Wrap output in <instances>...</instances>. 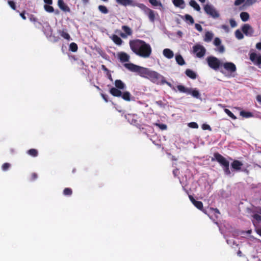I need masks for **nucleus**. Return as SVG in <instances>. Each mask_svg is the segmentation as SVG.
<instances>
[{"mask_svg":"<svg viewBox=\"0 0 261 261\" xmlns=\"http://www.w3.org/2000/svg\"><path fill=\"white\" fill-rule=\"evenodd\" d=\"M189 4L196 11H200V7L196 1H195L194 0H191L190 2H189Z\"/></svg>","mask_w":261,"mask_h":261,"instance_id":"29","label":"nucleus"},{"mask_svg":"<svg viewBox=\"0 0 261 261\" xmlns=\"http://www.w3.org/2000/svg\"><path fill=\"white\" fill-rule=\"evenodd\" d=\"M244 1L245 0H236V1L234 2V5L236 6H239L242 4L244 2Z\"/></svg>","mask_w":261,"mask_h":261,"instance_id":"51","label":"nucleus"},{"mask_svg":"<svg viewBox=\"0 0 261 261\" xmlns=\"http://www.w3.org/2000/svg\"><path fill=\"white\" fill-rule=\"evenodd\" d=\"M30 20L31 21H37V19L35 17H31L30 18Z\"/></svg>","mask_w":261,"mask_h":261,"instance_id":"61","label":"nucleus"},{"mask_svg":"<svg viewBox=\"0 0 261 261\" xmlns=\"http://www.w3.org/2000/svg\"><path fill=\"white\" fill-rule=\"evenodd\" d=\"M185 20L187 22H189L191 24L194 23V20L193 17L189 14H186L185 15Z\"/></svg>","mask_w":261,"mask_h":261,"instance_id":"35","label":"nucleus"},{"mask_svg":"<svg viewBox=\"0 0 261 261\" xmlns=\"http://www.w3.org/2000/svg\"><path fill=\"white\" fill-rule=\"evenodd\" d=\"M173 3L175 7L184 8L185 2L184 0H173Z\"/></svg>","mask_w":261,"mask_h":261,"instance_id":"25","label":"nucleus"},{"mask_svg":"<svg viewBox=\"0 0 261 261\" xmlns=\"http://www.w3.org/2000/svg\"><path fill=\"white\" fill-rule=\"evenodd\" d=\"M175 60L177 63L180 66L184 65L185 64V61L180 55H176L175 56Z\"/></svg>","mask_w":261,"mask_h":261,"instance_id":"26","label":"nucleus"},{"mask_svg":"<svg viewBox=\"0 0 261 261\" xmlns=\"http://www.w3.org/2000/svg\"><path fill=\"white\" fill-rule=\"evenodd\" d=\"M240 114L242 117L246 118L252 117L253 116V114L252 113L250 112H246L245 111H241Z\"/></svg>","mask_w":261,"mask_h":261,"instance_id":"27","label":"nucleus"},{"mask_svg":"<svg viewBox=\"0 0 261 261\" xmlns=\"http://www.w3.org/2000/svg\"><path fill=\"white\" fill-rule=\"evenodd\" d=\"M243 165V163L238 160H234L231 164V166L233 169L238 171L241 170V166Z\"/></svg>","mask_w":261,"mask_h":261,"instance_id":"18","label":"nucleus"},{"mask_svg":"<svg viewBox=\"0 0 261 261\" xmlns=\"http://www.w3.org/2000/svg\"><path fill=\"white\" fill-rule=\"evenodd\" d=\"M59 34L60 36L67 40H69L71 39L70 35L68 33L66 30H60Z\"/></svg>","mask_w":261,"mask_h":261,"instance_id":"22","label":"nucleus"},{"mask_svg":"<svg viewBox=\"0 0 261 261\" xmlns=\"http://www.w3.org/2000/svg\"><path fill=\"white\" fill-rule=\"evenodd\" d=\"M118 59L121 62H128L130 59L129 56L124 52H120L118 54Z\"/></svg>","mask_w":261,"mask_h":261,"instance_id":"15","label":"nucleus"},{"mask_svg":"<svg viewBox=\"0 0 261 261\" xmlns=\"http://www.w3.org/2000/svg\"><path fill=\"white\" fill-rule=\"evenodd\" d=\"M163 55L167 58L170 59L174 56V53L172 50L169 48H165L163 51Z\"/></svg>","mask_w":261,"mask_h":261,"instance_id":"21","label":"nucleus"},{"mask_svg":"<svg viewBox=\"0 0 261 261\" xmlns=\"http://www.w3.org/2000/svg\"><path fill=\"white\" fill-rule=\"evenodd\" d=\"M256 99L259 103H261V95H257Z\"/></svg>","mask_w":261,"mask_h":261,"instance_id":"55","label":"nucleus"},{"mask_svg":"<svg viewBox=\"0 0 261 261\" xmlns=\"http://www.w3.org/2000/svg\"><path fill=\"white\" fill-rule=\"evenodd\" d=\"M188 94L192 95L193 97L197 99L200 98V94L199 91L196 89L189 88Z\"/></svg>","mask_w":261,"mask_h":261,"instance_id":"19","label":"nucleus"},{"mask_svg":"<svg viewBox=\"0 0 261 261\" xmlns=\"http://www.w3.org/2000/svg\"><path fill=\"white\" fill-rule=\"evenodd\" d=\"M240 17L243 21H247L249 18V14L246 12H241Z\"/></svg>","mask_w":261,"mask_h":261,"instance_id":"30","label":"nucleus"},{"mask_svg":"<svg viewBox=\"0 0 261 261\" xmlns=\"http://www.w3.org/2000/svg\"><path fill=\"white\" fill-rule=\"evenodd\" d=\"M102 97L103 98V99L105 100V101L106 102H108V96L107 95L104 94H101Z\"/></svg>","mask_w":261,"mask_h":261,"instance_id":"53","label":"nucleus"},{"mask_svg":"<svg viewBox=\"0 0 261 261\" xmlns=\"http://www.w3.org/2000/svg\"><path fill=\"white\" fill-rule=\"evenodd\" d=\"M193 52L197 57L201 58L205 55L206 49L202 45L196 44L193 46Z\"/></svg>","mask_w":261,"mask_h":261,"instance_id":"7","label":"nucleus"},{"mask_svg":"<svg viewBox=\"0 0 261 261\" xmlns=\"http://www.w3.org/2000/svg\"><path fill=\"white\" fill-rule=\"evenodd\" d=\"M72 194V190L70 188H66L63 190V194L65 196H71Z\"/></svg>","mask_w":261,"mask_h":261,"instance_id":"38","label":"nucleus"},{"mask_svg":"<svg viewBox=\"0 0 261 261\" xmlns=\"http://www.w3.org/2000/svg\"><path fill=\"white\" fill-rule=\"evenodd\" d=\"M159 84H161V85H164V84H167L168 86H169V87H171V86H172V84H171L170 83H169V82H167V81L165 80V77H164V76H162V77H161V80H160V83H159Z\"/></svg>","mask_w":261,"mask_h":261,"instance_id":"40","label":"nucleus"},{"mask_svg":"<svg viewBox=\"0 0 261 261\" xmlns=\"http://www.w3.org/2000/svg\"><path fill=\"white\" fill-rule=\"evenodd\" d=\"M138 7L144 10L151 22H153L154 21L155 17L154 11L147 8L143 4H140L139 5H138Z\"/></svg>","mask_w":261,"mask_h":261,"instance_id":"8","label":"nucleus"},{"mask_svg":"<svg viewBox=\"0 0 261 261\" xmlns=\"http://www.w3.org/2000/svg\"><path fill=\"white\" fill-rule=\"evenodd\" d=\"M98 10L103 14H107L109 12V10L107 8L103 5H99L98 7Z\"/></svg>","mask_w":261,"mask_h":261,"instance_id":"34","label":"nucleus"},{"mask_svg":"<svg viewBox=\"0 0 261 261\" xmlns=\"http://www.w3.org/2000/svg\"><path fill=\"white\" fill-rule=\"evenodd\" d=\"M206 61L209 67L215 70H217L222 65L220 61L215 57L209 56L206 58Z\"/></svg>","mask_w":261,"mask_h":261,"instance_id":"5","label":"nucleus"},{"mask_svg":"<svg viewBox=\"0 0 261 261\" xmlns=\"http://www.w3.org/2000/svg\"><path fill=\"white\" fill-rule=\"evenodd\" d=\"M154 125L159 127L161 130H166L167 128V126L166 124L163 123H155L154 124Z\"/></svg>","mask_w":261,"mask_h":261,"instance_id":"41","label":"nucleus"},{"mask_svg":"<svg viewBox=\"0 0 261 261\" xmlns=\"http://www.w3.org/2000/svg\"><path fill=\"white\" fill-rule=\"evenodd\" d=\"M58 5L59 7L65 12H69L70 11V8L64 3L63 0H58Z\"/></svg>","mask_w":261,"mask_h":261,"instance_id":"17","label":"nucleus"},{"mask_svg":"<svg viewBox=\"0 0 261 261\" xmlns=\"http://www.w3.org/2000/svg\"><path fill=\"white\" fill-rule=\"evenodd\" d=\"M250 59L255 64H261V55H257L256 54L252 53L250 55Z\"/></svg>","mask_w":261,"mask_h":261,"instance_id":"14","label":"nucleus"},{"mask_svg":"<svg viewBox=\"0 0 261 261\" xmlns=\"http://www.w3.org/2000/svg\"><path fill=\"white\" fill-rule=\"evenodd\" d=\"M214 44L217 47V51L220 53H223L225 51V48L223 45H221V40L220 38L216 37L214 41Z\"/></svg>","mask_w":261,"mask_h":261,"instance_id":"12","label":"nucleus"},{"mask_svg":"<svg viewBox=\"0 0 261 261\" xmlns=\"http://www.w3.org/2000/svg\"><path fill=\"white\" fill-rule=\"evenodd\" d=\"M10 167V164L9 163H5L2 165V168L3 171H6L9 169Z\"/></svg>","mask_w":261,"mask_h":261,"instance_id":"43","label":"nucleus"},{"mask_svg":"<svg viewBox=\"0 0 261 261\" xmlns=\"http://www.w3.org/2000/svg\"><path fill=\"white\" fill-rule=\"evenodd\" d=\"M193 204L196 207L200 210H202L203 208V203L201 201L196 200Z\"/></svg>","mask_w":261,"mask_h":261,"instance_id":"36","label":"nucleus"},{"mask_svg":"<svg viewBox=\"0 0 261 261\" xmlns=\"http://www.w3.org/2000/svg\"><path fill=\"white\" fill-rule=\"evenodd\" d=\"M122 29L125 32V33H121L120 35L123 38H125L127 37V35H131L132 34V31L131 29L127 26V25H123L122 27Z\"/></svg>","mask_w":261,"mask_h":261,"instance_id":"16","label":"nucleus"},{"mask_svg":"<svg viewBox=\"0 0 261 261\" xmlns=\"http://www.w3.org/2000/svg\"><path fill=\"white\" fill-rule=\"evenodd\" d=\"M223 66L225 69L231 73L235 72L237 70L236 65L232 62H226Z\"/></svg>","mask_w":261,"mask_h":261,"instance_id":"13","label":"nucleus"},{"mask_svg":"<svg viewBox=\"0 0 261 261\" xmlns=\"http://www.w3.org/2000/svg\"><path fill=\"white\" fill-rule=\"evenodd\" d=\"M149 2L153 6H161L162 4L157 0H149Z\"/></svg>","mask_w":261,"mask_h":261,"instance_id":"42","label":"nucleus"},{"mask_svg":"<svg viewBox=\"0 0 261 261\" xmlns=\"http://www.w3.org/2000/svg\"><path fill=\"white\" fill-rule=\"evenodd\" d=\"M43 1L45 4L44 5V9L46 12L49 13L55 12L56 14H59V10H57L56 11H55L54 8L53 6H51V5L53 3V0H43Z\"/></svg>","mask_w":261,"mask_h":261,"instance_id":"9","label":"nucleus"},{"mask_svg":"<svg viewBox=\"0 0 261 261\" xmlns=\"http://www.w3.org/2000/svg\"><path fill=\"white\" fill-rule=\"evenodd\" d=\"M214 156L215 158H212V161L216 160L222 166L225 174L227 175H230L231 172L229 168V162L218 152L215 153Z\"/></svg>","mask_w":261,"mask_h":261,"instance_id":"3","label":"nucleus"},{"mask_svg":"<svg viewBox=\"0 0 261 261\" xmlns=\"http://www.w3.org/2000/svg\"><path fill=\"white\" fill-rule=\"evenodd\" d=\"M202 128L203 130H212V128H211V126L208 124H202Z\"/></svg>","mask_w":261,"mask_h":261,"instance_id":"47","label":"nucleus"},{"mask_svg":"<svg viewBox=\"0 0 261 261\" xmlns=\"http://www.w3.org/2000/svg\"><path fill=\"white\" fill-rule=\"evenodd\" d=\"M177 170H178L177 169H176V170H173V173L175 176L176 175V172L177 171Z\"/></svg>","mask_w":261,"mask_h":261,"instance_id":"63","label":"nucleus"},{"mask_svg":"<svg viewBox=\"0 0 261 261\" xmlns=\"http://www.w3.org/2000/svg\"><path fill=\"white\" fill-rule=\"evenodd\" d=\"M20 15L21 16V17L23 19V20H25L27 19L25 16V12H22V13H21L20 14Z\"/></svg>","mask_w":261,"mask_h":261,"instance_id":"54","label":"nucleus"},{"mask_svg":"<svg viewBox=\"0 0 261 261\" xmlns=\"http://www.w3.org/2000/svg\"><path fill=\"white\" fill-rule=\"evenodd\" d=\"M255 231L256 232V233L259 235L260 236H261V228H257V229H255Z\"/></svg>","mask_w":261,"mask_h":261,"instance_id":"58","label":"nucleus"},{"mask_svg":"<svg viewBox=\"0 0 261 261\" xmlns=\"http://www.w3.org/2000/svg\"><path fill=\"white\" fill-rule=\"evenodd\" d=\"M242 31L247 36H252L254 34V31L253 28L249 24H244L242 27Z\"/></svg>","mask_w":261,"mask_h":261,"instance_id":"10","label":"nucleus"},{"mask_svg":"<svg viewBox=\"0 0 261 261\" xmlns=\"http://www.w3.org/2000/svg\"><path fill=\"white\" fill-rule=\"evenodd\" d=\"M27 153L33 157H36L38 155V151L36 149H30L28 150Z\"/></svg>","mask_w":261,"mask_h":261,"instance_id":"31","label":"nucleus"},{"mask_svg":"<svg viewBox=\"0 0 261 261\" xmlns=\"http://www.w3.org/2000/svg\"><path fill=\"white\" fill-rule=\"evenodd\" d=\"M195 29L198 30L199 32H202V28L201 27V25L199 24H198V23H196L195 24Z\"/></svg>","mask_w":261,"mask_h":261,"instance_id":"49","label":"nucleus"},{"mask_svg":"<svg viewBox=\"0 0 261 261\" xmlns=\"http://www.w3.org/2000/svg\"><path fill=\"white\" fill-rule=\"evenodd\" d=\"M253 218L255 219L258 222H261V216L258 214H255L252 216Z\"/></svg>","mask_w":261,"mask_h":261,"instance_id":"46","label":"nucleus"},{"mask_svg":"<svg viewBox=\"0 0 261 261\" xmlns=\"http://www.w3.org/2000/svg\"><path fill=\"white\" fill-rule=\"evenodd\" d=\"M125 101H130L131 100V94L128 91H125L122 93L120 96Z\"/></svg>","mask_w":261,"mask_h":261,"instance_id":"24","label":"nucleus"},{"mask_svg":"<svg viewBox=\"0 0 261 261\" xmlns=\"http://www.w3.org/2000/svg\"><path fill=\"white\" fill-rule=\"evenodd\" d=\"M129 44L130 49L136 55L144 58L150 57L152 52L151 47L144 41L135 39L130 40Z\"/></svg>","mask_w":261,"mask_h":261,"instance_id":"2","label":"nucleus"},{"mask_svg":"<svg viewBox=\"0 0 261 261\" xmlns=\"http://www.w3.org/2000/svg\"><path fill=\"white\" fill-rule=\"evenodd\" d=\"M123 65L129 71L137 72L140 76L149 79L153 83L159 84L162 75L157 72L132 63H125Z\"/></svg>","mask_w":261,"mask_h":261,"instance_id":"1","label":"nucleus"},{"mask_svg":"<svg viewBox=\"0 0 261 261\" xmlns=\"http://www.w3.org/2000/svg\"><path fill=\"white\" fill-rule=\"evenodd\" d=\"M115 87H112L110 90V93L115 97H120L122 95V92L120 90L124 89L125 85L124 83L120 80H116L114 83Z\"/></svg>","mask_w":261,"mask_h":261,"instance_id":"4","label":"nucleus"},{"mask_svg":"<svg viewBox=\"0 0 261 261\" xmlns=\"http://www.w3.org/2000/svg\"><path fill=\"white\" fill-rule=\"evenodd\" d=\"M116 2L122 6L126 7L128 6H130L133 7L137 6L139 5L140 4L135 3L133 0H116Z\"/></svg>","mask_w":261,"mask_h":261,"instance_id":"11","label":"nucleus"},{"mask_svg":"<svg viewBox=\"0 0 261 261\" xmlns=\"http://www.w3.org/2000/svg\"><path fill=\"white\" fill-rule=\"evenodd\" d=\"M78 46L77 45L74 43L72 42L69 45V50L72 52H76L77 50Z\"/></svg>","mask_w":261,"mask_h":261,"instance_id":"33","label":"nucleus"},{"mask_svg":"<svg viewBox=\"0 0 261 261\" xmlns=\"http://www.w3.org/2000/svg\"><path fill=\"white\" fill-rule=\"evenodd\" d=\"M188 126L193 128H198V125L197 123L195 122H190L188 124Z\"/></svg>","mask_w":261,"mask_h":261,"instance_id":"44","label":"nucleus"},{"mask_svg":"<svg viewBox=\"0 0 261 261\" xmlns=\"http://www.w3.org/2000/svg\"><path fill=\"white\" fill-rule=\"evenodd\" d=\"M178 34L180 36H181V35H182V32H180V31H178Z\"/></svg>","mask_w":261,"mask_h":261,"instance_id":"64","label":"nucleus"},{"mask_svg":"<svg viewBox=\"0 0 261 261\" xmlns=\"http://www.w3.org/2000/svg\"><path fill=\"white\" fill-rule=\"evenodd\" d=\"M221 28L224 30L226 32H228L229 31V28L228 26L226 25H222Z\"/></svg>","mask_w":261,"mask_h":261,"instance_id":"52","label":"nucleus"},{"mask_svg":"<svg viewBox=\"0 0 261 261\" xmlns=\"http://www.w3.org/2000/svg\"><path fill=\"white\" fill-rule=\"evenodd\" d=\"M212 210L215 212V213L220 214V212H219V210L217 209V208H213Z\"/></svg>","mask_w":261,"mask_h":261,"instance_id":"60","label":"nucleus"},{"mask_svg":"<svg viewBox=\"0 0 261 261\" xmlns=\"http://www.w3.org/2000/svg\"><path fill=\"white\" fill-rule=\"evenodd\" d=\"M256 47L259 50H261V42H258L256 44Z\"/></svg>","mask_w":261,"mask_h":261,"instance_id":"56","label":"nucleus"},{"mask_svg":"<svg viewBox=\"0 0 261 261\" xmlns=\"http://www.w3.org/2000/svg\"><path fill=\"white\" fill-rule=\"evenodd\" d=\"M213 34L211 32H207L205 33L204 40L205 42H210L213 38Z\"/></svg>","mask_w":261,"mask_h":261,"instance_id":"28","label":"nucleus"},{"mask_svg":"<svg viewBox=\"0 0 261 261\" xmlns=\"http://www.w3.org/2000/svg\"><path fill=\"white\" fill-rule=\"evenodd\" d=\"M204 12L213 18L219 17L220 14L216 9L212 5L206 4L204 6Z\"/></svg>","mask_w":261,"mask_h":261,"instance_id":"6","label":"nucleus"},{"mask_svg":"<svg viewBox=\"0 0 261 261\" xmlns=\"http://www.w3.org/2000/svg\"><path fill=\"white\" fill-rule=\"evenodd\" d=\"M185 74L187 76L189 77L192 79H195L197 76L196 73L190 69H187L186 70Z\"/></svg>","mask_w":261,"mask_h":261,"instance_id":"23","label":"nucleus"},{"mask_svg":"<svg viewBox=\"0 0 261 261\" xmlns=\"http://www.w3.org/2000/svg\"><path fill=\"white\" fill-rule=\"evenodd\" d=\"M8 4L12 9L16 10V5L14 1H9Z\"/></svg>","mask_w":261,"mask_h":261,"instance_id":"45","label":"nucleus"},{"mask_svg":"<svg viewBox=\"0 0 261 261\" xmlns=\"http://www.w3.org/2000/svg\"><path fill=\"white\" fill-rule=\"evenodd\" d=\"M112 40L117 45L120 46L122 45L123 43L122 40L120 37L116 35H112V36L110 37Z\"/></svg>","mask_w":261,"mask_h":261,"instance_id":"20","label":"nucleus"},{"mask_svg":"<svg viewBox=\"0 0 261 261\" xmlns=\"http://www.w3.org/2000/svg\"><path fill=\"white\" fill-rule=\"evenodd\" d=\"M237 255L240 257L242 256V251L241 250H239L237 252Z\"/></svg>","mask_w":261,"mask_h":261,"instance_id":"59","label":"nucleus"},{"mask_svg":"<svg viewBox=\"0 0 261 261\" xmlns=\"http://www.w3.org/2000/svg\"><path fill=\"white\" fill-rule=\"evenodd\" d=\"M102 69L105 71H108L107 68L103 65H102Z\"/></svg>","mask_w":261,"mask_h":261,"instance_id":"62","label":"nucleus"},{"mask_svg":"<svg viewBox=\"0 0 261 261\" xmlns=\"http://www.w3.org/2000/svg\"><path fill=\"white\" fill-rule=\"evenodd\" d=\"M229 22H230V25L231 28H234L237 25V22L233 19H230Z\"/></svg>","mask_w":261,"mask_h":261,"instance_id":"48","label":"nucleus"},{"mask_svg":"<svg viewBox=\"0 0 261 261\" xmlns=\"http://www.w3.org/2000/svg\"><path fill=\"white\" fill-rule=\"evenodd\" d=\"M189 197L192 203H194V201H196V200L193 198V197L192 195H189Z\"/></svg>","mask_w":261,"mask_h":261,"instance_id":"57","label":"nucleus"},{"mask_svg":"<svg viewBox=\"0 0 261 261\" xmlns=\"http://www.w3.org/2000/svg\"><path fill=\"white\" fill-rule=\"evenodd\" d=\"M177 88L179 91L182 93H186L188 94V92H189V89L188 88H186L183 85H178L177 86Z\"/></svg>","mask_w":261,"mask_h":261,"instance_id":"32","label":"nucleus"},{"mask_svg":"<svg viewBox=\"0 0 261 261\" xmlns=\"http://www.w3.org/2000/svg\"><path fill=\"white\" fill-rule=\"evenodd\" d=\"M235 36L236 38L239 40L242 39L244 38V35L240 30H237L236 31Z\"/></svg>","mask_w":261,"mask_h":261,"instance_id":"37","label":"nucleus"},{"mask_svg":"<svg viewBox=\"0 0 261 261\" xmlns=\"http://www.w3.org/2000/svg\"><path fill=\"white\" fill-rule=\"evenodd\" d=\"M38 177V175L37 174V173H32L31 174V180H35V179H36Z\"/></svg>","mask_w":261,"mask_h":261,"instance_id":"50","label":"nucleus"},{"mask_svg":"<svg viewBox=\"0 0 261 261\" xmlns=\"http://www.w3.org/2000/svg\"><path fill=\"white\" fill-rule=\"evenodd\" d=\"M224 112L229 116L230 118H231L232 119H236L237 117L236 116L228 109H225Z\"/></svg>","mask_w":261,"mask_h":261,"instance_id":"39","label":"nucleus"}]
</instances>
